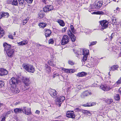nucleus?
<instances>
[{
  "label": "nucleus",
  "instance_id": "37998d69",
  "mask_svg": "<svg viewBox=\"0 0 121 121\" xmlns=\"http://www.w3.org/2000/svg\"><path fill=\"white\" fill-rule=\"evenodd\" d=\"M29 20V18H27L25 19V20L23 21V25L25 24Z\"/></svg>",
  "mask_w": 121,
  "mask_h": 121
},
{
  "label": "nucleus",
  "instance_id": "13d9d810",
  "mask_svg": "<svg viewBox=\"0 0 121 121\" xmlns=\"http://www.w3.org/2000/svg\"><path fill=\"white\" fill-rule=\"evenodd\" d=\"M12 0H8L7 1V3L8 4H11L12 3Z\"/></svg>",
  "mask_w": 121,
  "mask_h": 121
},
{
  "label": "nucleus",
  "instance_id": "f8f14e48",
  "mask_svg": "<svg viewBox=\"0 0 121 121\" xmlns=\"http://www.w3.org/2000/svg\"><path fill=\"white\" fill-rule=\"evenodd\" d=\"M23 110H24V111H23V113L25 114L29 115L31 114L30 108H23Z\"/></svg>",
  "mask_w": 121,
  "mask_h": 121
},
{
  "label": "nucleus",
  "instance_id": "6e6552de",
  "mask_svg": "<svg viewBox=\"0 0 121 121\" xmlns=\"http://www.w3.org/2000/svg\"><path fill=\"white\" fill-rule=\"evenodd\" d=\"M92 94L90 91L88 90L86 91L83 92L81 94L80 96L82 98H84L86 97L89 95H91Z\"/></svg>",
  "mask_w": 121,
  "mask_h": 121
},
{
  "label": "nucleus",
  "instance_id": "c756f323",
  "mask_svg": "<svg viewBox=\"0 0 121 121\" xmlns=\"http://www.w3.org/2000/svg\"><path fill=\"white\" fill-rule=\"evenodd\" d=\"M64 70L65 72H67L68 73H72L73 72V70L72 69H64Z\"/></svg>",
  "mask_w": 121,
  "mask_h": 121
},
{
  "label": "nucleus",
  "instance_id": "2f4dec72",
  "mask_svg": "<svg viewBox=\"0 0 121 121\" xmlns=\"http://www.w3.org/2000/svg\"><path fill=\"white\" fill-rule=\"evenodd\" d=\"M39 25L40 27L43 28L46 26V24L43 23H41L39 24Z\"/></svg>",
  "mask_w": 121,
  "mask_h": 121
},
{
  "label": "nucleus",
  "instance_id": "338daca9",
  "mask_svg": "<svg viewBox=\"0 0 121 121\" xmlns=\"http://www.w3.org/2000/svg\"><path fill=\"white\" fill-rule=\"evenodd\" d=\"M119 92L121 95V88H120L119 89Z\"/></svg>",
  "mask_w": 121,
  "mask_h": 121
},
{
  "label": "nucleus",
  "instance_id": "ea45409f",
  "mask_svg": "<svg viewBox=\"0 0 121 121\" xmlns=\"http://www.w3.org/2000/svg\"><path fill=\"white\" fill-rule=\"evenodd\" d=\"M4 83L2 81H0V87L1 88L4 86Z\"/></svg>",
  "mask_w": 121,
  "mask_h": 121
},
{
  "label": "nucleus",
  "instance_id": "4d7b16f0",
  "mask_svg": "<svg viewBox=\"0 0 121 121\" xmlns=\"http://www.w3.org/2000/svg\"><path fill=\"white\" fill-rule=\"evenodd\" d=\"M17 43L18 45H22L23 44V42L22 41L19 42H17Z\"/></svg>",
  "mask_w": 121,
  "mask_h": 121
},
{
  "label": "nucleus",
  "instance_id": "f704fd0d",
  "mask_svg": "<svg viewBox=\"0 0 121 121\" xmlns=\"http://www.w3.org/2000/svg\"><path fill=\"white\" fill-rule=\"evenodd\" d=\"M73 42H74L76 40V37L74 35H73L72 36L70 37Z\"/></svg>",
  "mask_w": 121,
  "mask_h": 121
},
{
  "label": "nucleus",
  "instance_id": "3c124183",
  "mask_svg": "<svg viewBox=\"0 0 121 121\" xmlns=\"http://www.w3.org/2000/svg\"><path fill=\"white\" fill-rule=\"evenodd\" d=\"M67 29V28L66 27H65L63 28L61 30L62 32V33H63L64 32H65L66 30Z\"/></svg>",
  "mask_w": 121,
  "mask_h": 121
},
{
  "label": "nucleus",
  "instance_id": "8fccbe9b",
  "mask_svg": "<svg viewBox=\"0 0 121 121\" xmlns=\"http://www.w3.org/2000/svg\"><path fill=\"white\" fill-rule=\"evenodd\" d=\"M120 10V9L118 7H117L116 9V10H114V12L115 13H117Z\"/></svg>",
  "mask_w": 121,
  "mask_h": 121
},
{
  "label": "nucleus",
  "instance_id": "5701e85b",
  "mask_svg": "<svg viewBox=\"0 0 121 121\" xmlns=\"http://www.w3.org/2000/svg\"><path fill=\"white\" fill-rule=\"evenodd\" d=\"M57 22L59 23L61 26H64L65 25V23L63 21L61 20H58Z\"/></svg>",
  "mask_w": 121,
  "mask_h": 121
},
{
  "label": "nucleus",
  "instance_id": "e2e57ef3",
  "mask_svg": "<svg viewBox=\"0 0 121 121\" xmlns=\"http://www.w3.org/2000/svg\"><path fill=\"white\" fill-rule=\"evenodd\" d=\"M59 76V74L57 73L56 74H54V75H53V78H54L55 76Z\"/></svg>",
  "mask_w": 121,
  "mask_h": 121
},
{
  "label": "nucleus",
  "instance_id": "0e129e2a",
  "mask_svg": "<svg viewBox=\"0 0 121 121\" xmlns=\"http://www.w3.org/2000/svg\"><path fill=\"white\" fill-rule=\"evenodd\" d=\"M8 37L9 38L12 39H13V37L12 35H10L8 36Z\"/></svg>",
  "mask_w": 121,
  "mask_h": 121
},
{
  "label": "nucleus",
  "instance_id": "9d476101",
  "mask_svg": "<svg viewBox=\"0 0 121 121\" xmlns=\"http://www.w3.org/2000/svg\"><path fill=\"white\" fill-rule=\"evenodd\" d=\"M3 46L4 47V51L6 52H7L11 50L12 49H13L11 48V46L9 44H7L6 43H4L3 44Z\"/></svg>",
  "mask_w": 121,
  "mask_h": 121
},
{
  "label": "nucleus",
  "instance_id": "cd10ccee",
  "mask_svg": "<svg viewBox=\"0 0 121 121\" xmlns=\"http://www.w3.org/2000/svg\"><path fill=\"white\" fill-rule=\"evenodd\" d=\"M87 57L88 56H87L83 55L82 60V64H83V62H84V64H85L84 62L87 60Z\"/></svg>",
  "mask_w": 121,
  "mask_h": 121
},
{
  "label": "nucleus",
  "instance_id": "473e14b6",
  "mask_svg": "<svg viewBox=\"0 0 121 121\" xmlns=\"http://www.w3.org/2000/svg\"><path fill=\"white\" fill-rule=\"evenodd\" d=\"M112 49L115 52H116V53H119L118 52L119 51V50L117 49V48L116 47H113L112 48Z\"/></svg>",
  "mask_w": 121,
  "mask_h": 121
},
{
  "label": "nucleus",
  "instance_id": "79ce46f5",
  "mask_svg": "<svg viewBox=\"0 0 121 121\" xmlns=\"http://www.w3.org/2000/svg\"><path fill=\"white\" fill-rule=\"evenodd\" d=\"M73 50L74 53L76 55V56H78L79 54H80L79 52L78 51H77L76 50H74V49Z\"/></svg>",
  "mask_w": 121,
  "mask_h": 121
},
{
  "label": "nucleus",
  "instance_id": "72a5a7b5",
  "mask_svg": "<svg viewBox=\"0 0 121 121\" xmlns=\"http://www.w3.org/2000/svg\"><path fill=\"white\" fill-rule=\"evenodd\" d=\"M114 98L117 100H119L120 99V96L119 95L116 94L114 97Z\"/></svg>",
  "mask_w": 121,
  "mask_h": 121
},
{
  "label": "nucleus",
  "instance_id": "9b49d317",
  "mask_svg": "<svg viewBox=\"0 0 121 121\" xmlns=\"http://www.w3.org/2000/svg\"><path fill=\"white\" fill-rule=\"evenodd\" d=\"M49 93L51 96L55 98L56 96L57 92L55 90L51 89Z\"/></svg>",
  "mask_w": 121,
  "mask_h": 121
},
{
  "label": "nucleus",
  "instance_id": "09e8293b",
  "mask_svg": "<svg viewBox=\"0 0 121 121\" xmlns=\"http://www.w3.org/2000/svg\"><path fill=\"white\" fill-rule=\"evenodd\" d=\"M54 43V41L53 39H51L48 41V43L49 44H53Z\"/></svg>",
  "mask_w": 121,
  "mask_h": 121
},
{
  "label": "nucleus",
  "instance_id": "6e6d98bb",
  "mask_svg": "<svg viewBox=\"0 0 121 121\" xmlns=\"http://www.w3.org/2000/svg\"><path fill=\"white\" fill-rule=\"evenodd\" d=\"M96 43V41L92 42L91 43V44L90 45V46H92L95 44Z\"/></svg>",
  "mask_w": 121,
  "mask_h": 121
},
{
  "label": "nucleus",
  "instance_id": "c85d7f7f",
  "mask_svg": "<svg viewBox=\"0 0 121 121\" xmlns=\"http://www.w3.org/2000/svg\"><path fill=\"white\" fill-rule=\"evenodd\" d=\"M118 66L117 65L112 66L111 67V70H117L118 68Z\"/></svg>",
  "mask_w": 121,
  "mask_h": 121
},
{
  "label": "nucleus",
  "instance_id": "4be33fe9",
  "mask_svg": "<svg viewBox=\"0 0 121 121\" xmlns=\"http://www.w3.org/2000/svg\"><path fill=\"white\" fill-rule=\"evenodd\" d=\"M82 113L85 115H87L89 116H90L91 115V114L90 112L87 110H82Z\"/></svg>",
  "mask_w": 121,
  "mask_h": 121
},
{
  "label": "nucleus",
  "instance_id": "1a4fd4ad",
  "mask_svg": "<svg viewBox=\"0 0 121 121\" xmlns=\"http://www.w3.org/2000/svg\"><path fill=\"white\" fill-rule=\"evenodd\" d=\"M53 8V7L52 5H49L45 6L43 8V10L44 12H46L52 10Z\"/></svg>",
  "mask_w": 121,
  "mask_h": 121
},
{
  "label": "nucleus",
  "instance_id": "c9c22d12",
  "mask_svg": "<svg viewBox=\"0 0 121 121\" xmlns=\"http://www.w3.org/2000/svg\"><path fill=\"white\" fill-rule=\"evenodd\" d=\"M67 32L68 34L70 37L73 35L70 30H68L67 31Z\"/></svg>",
  "mask_w": 121,
  "mask_h": 121
},
{
  "label": "nucleus",
  "instance_id": "69168bd1",
  "mask_svg": "<svg viewBox=\"0 0 121 121\" xmlns=\"http://www.w3.org/2000/svg\"><path fill=\"white\" fill-rule=\"evenodd\" d=\"M5 117H3L1 120V121H5Z\"/></svg>",
  "mask_w": 121,
  "mask_h": 121
},
{
  "label": "nucleus",
  "instance_id": "a19ab883",
  "mask_svg": "<svg viewBox=\"0 0 121 121\" xmlns=\"http://www.w3.org/2000/svg\"><path fill=\"white\" fill-rule=\"evenodd\" d=\"M13 5H16L17 4V0H13L12 2Z\"/></svg>",
  "mask_w": 121,
  "mask_h": 121
},
{
  "label": "nucleus",
  "instance_id": "0eeeda50",
  "mask_svg": "<svg viewBox=\"0 0 121 121\" xmlns=\"http://www.w3.org/2000/svg\"><path fill=\"white\" fill-rule=\"evenodd\" d=\"M100 23L102 27V29L103 30L107 28L109 23L106 20H103L100 21Z\"/></svg>",
  "mask_w": 121,
  "mask_h": 121
},
{
  "label": "nucleus",
  "instance_id": "6ab92c4d",
  "mask_svg": "<svg viewBox=\"0 0 121 121\" xmlns=\"http://www.w3.org/2000/svg\"><path fill=\"white\" fill-rule=\"evenodd\" d=\"M51 33V31L50 30L46 29L45 32V35L46 37L49 36Z\"/></svg>",
  "mask_w": 121,
  "mask_h": 121
},
{
  "label": "nucleus",
  "instance_id": "ddd939ff",
  "mask_svg": "<svg viewBox=\"0 0 121 121\" xmlns=\"http://www.w3.org/2000/svg\"><path fill=\"white\" fill-rule=\"evenodd\" d=\"M9 16V13H8L2 12L0 13V19L3 17H7Z\"/></svg>",
  "mask_w": 121,
  "mask_h": 121
},
{
  "label": "nucleus",
  "instance_id": "423d86ee",
  "mask_svg": "<svg viewBox=\"0 0 121 121\" xmlns=\"http://www.w3.org/2000/svg\"><path fill=\"white\" fill-rule=\"evenodd\" d=\"M69 38L67 35H64L61 40V44L64 45L68 43L69 42Z\"/></svg>",
  "mask_w": 121,
  "mask_h": 121
},
{
  "label": "nucleus",
  "instance_id": "b1692460",
  "mask_svg": "<svg viewBox=\"0 0 121 121\" xmlns=\"http://www.w3.org/2000/svg\"><path fill=\"white\" fill-rule=\"evenodd\" d=\"M4 32L3 29L0 26V38L2 37L3 36Z\"/></svg>",
  "mask_w": 121,
  "mask_h": 121
},
{
  "label": "nucleus",
  "instance_id": "680f3d73",
  "mask_svg": "<svg viewBox=\"0 0 121 121\" xmlns=\"http://www.w3.org/2000/svg\"><path fill=\"white\" fill-rule=\"evenodd\" d=\"M35 113L36 114H39L40 113V111H39L38 110H37L35 111Z\"/></svg>",
  "mask_w": 121,
  "mask_h": 121
},
{
  "label": "nucleus",
  "instance_id": "412c9836",
  "mask_svg": "<svg viewBox=\"0 0 121 121\" xmlns=\"http://www.w3.org/2000/svg\"><path fill=\"white\" fill-rule=\"evenodd\" d=\"M87 73L85 72H82L78 73L77 74V76L78 77H83L86 75Z\"/></svg>",
  "mask_w": 121,
  "mask_h": 121
},
{
  "label": "nucleus",
  "instance_id": "a18cd8bd",
  "mask_svg": "<svg viewBox=\"0 0 121 121\" xmlns=\"http://www.w3.org/2000/svg\"><path fill=\"white\" fill-rule=\"evenodd\" d=\"M70 28L72 32L73 33H74L75 30H74V29L73 25H71Z\"/></svg>",
  "mask_w": 121,
  "mask_h": 121
},
{
  "label": "nucleus",
  "instance_id": "c03bdc74",
  "mask_svg": "<svg viewBox=\"0 0 121 121\" xmlns=\"http://www.w3.org/2000/svg\"><path fill=\"white\" fill-rule=\"evenodd\" d=\"M74 110L75 112L81 111L82 110L79 108H76L74 109Z\"/></svg>",
  "mask_w": 121,
  "mask_h": 121
},
{
  "label": "nucleus",
  "instance_id": "2eb2a0df",
  "mask_svg": "<svg viewBox=\"0 0 121 121\" xmlns=\"http://www.w3.org/2000/svg\"><path fill=\"white\" fill-rule=\"evenodd\" d=\"M66 116L69 118H74L75 117L74 114L73 112H68L66 114Z\"/></svg>",
  "mask_w": 121,
  "mask_h": 121
},
{
  "label": "nucleus",
  "instance_id": "052dcab7",
  "mask_svg": "<svg viewBox=\"0 0 121 121\" xmlns=\"http://www.w3.org/2000/svg\"><path fill=\"white\" fill-rule=\"evenodd\" d=\"M11 111H9L8 112H6V115L5 116H6L7 115H8L9 114L11 113Z\"/></svg>",
  "mask_w": 121,
  "mask_h": 121
},
{
  "label": "nucleus",
  "instance_id": "f3484780",
  "mask_svg": "<svg viewBox=\"0 0 121 121\" xmlns=\"http://www.w3.org/2000/svg\"><path fill=\"white\" fill-rule=\"evenodd\" d=\"M82 54L83 55L88 56L89 54V50L86 49H82Z\"/></svg>",
  "mask_w": 121,
  "mask_h": 121
},
{
  "label": "nucleus",
  "instance_id": "bf43d9fd",
  "mask_svg": "<svg viewBox=\"0 0 121 121\" xmlns=\"http://www.w3.org/2000/svg\"><path fill=\"white\" fill-rule=\"evenodd\" d=\"M28 42V41L27 40L23 41V45L26 44Z\"/></svg>",
  "mask_w": 121,
  "mask_h": 121
},
{
  "label": "nucleus",
  "instance_id": "aec40b11",
  "mask_svg": "<svg viewBox=\"0 0 121 121\" xmlns=\"http://www.w3.org/2000/svg\"><path fill=\"white\" fill-rule=\"evenodd\" d=\"M96 104L95 102H93L92 103H89L84 104L83 105V106H84L85 107H90L95 105Z\"/></svg>",
  "mask_w": 121,
  "mask_h": 121
},
{
  "label": "nucleus",
  "instance_id": "20e7f679",
  "mask_svg": "<svg viewBox=\"0 0 121 121\" xmlns=\"http://www.w3.org/2000/svg\"><path fill=\"white\" fill-rule=\"evenodd\" d=\"M114 86H109L107 85H102L100 87V88L104 91H108L112 88Z\"/></svg>",
  "mask_w": 121,
  "mask_h": 121
},
{
  "label": "nucleus",
  "instance_id": "58836bf2",
  "mask_svg": "<svg viewBox=\"0 0 121 121\" xmlns=\"http://www.w3.org/2000/svg\"><path fill=\"white\" fill-rule=\"evenodd\" d=\"M39 18H43L44 16V14L41 13H39L38 14Z\"/></svg>",
  "mask_w": 121,
  "mask_h": 121
},
{
  "label": "nucleus",
  "instance_id": "bb28decb",
  "mask_svg": "<svg viewBox=\"0 0 121 121\" xmlns=\"http://www.w3.org/2000/svg\"><path fill=\"white\" fill-rule=\"evenodd\" d=\"M121 83V77L118 79L114 85V86H117V85Z\"/></svg>",
  "mask_w": 121,
  "mask_h": 121
},
{
  "label": "nucleus",
  "instance_id": "de8ad7c7",
  "mask_svg": "<svg viewBox=\"0 0 121 121\" xmlns=\"http://www.w3.org/2000/svg\"><path fill=\"white\" fill-rule=\"evenodd\" d=\"M49 64L50 65L52 66L53 67H55L56 65L53 63V62L51 61H49L48 62Z\"/></svg>",
  "mask_w": 121,
  "mask_h": 121
},
{
  "label": "nucleus",
  "instance_id": "f03ea898",
  "mask_svg": "<svg viewBox=\"0 0 121 121\" xmlns=\"http://www.w3.org/2000/svg\"><path fill=\"white\" fill-rule=\"evenodd\" d=\"M24 69L29 73H34L35 71V69L33 65H25L23 67Z\"/></svg>",
  "mask_w": 121,
  "mask_h": 121
},
{
  "label": "nucleus",
  "instance_id": "e433bc0d",
  "mask_svg": "<svg viewBox=\"0 0 121 121\" xmlns=\"http://www.w3.org/2000/svg\"><path fill=\"white\" fill-rule=\"evenodd\" d=\"M112 35H108L107 36L106 39H108V40H111L112 38Z\"/></svg>",
  "mask_w": 121,
  "mask_h": 121
},
{
  "label": "nucleus",
  "instance_id": "4468645a",
  "mask_svg": "<svg viewBox=\"0 0 121 121\" xmlns=\"http://www.w3.org/2000/svg\"><path fill=\"white\" fill-rule=\"evenodd\" d=\"M8 73V71L5 69H0V76H3L6 75Z\"/></svg>",
  "mask_w": 121,
  "mask_h": 121
},
{
  "label": "nucleus",
  "instance_id": "a878e982",
  "mask_svg": "<svg viewBox=\"0 0 121 121\" xmlns=\"http://www.w3.org/2000/svg\"><path fill=\"white\" fill-rule=\"evenodd\" d=\"M22 111V110L20 108H16L14 110V112L16 114L21 113Z\"/></svg>",
  "mask_w": 121,
  "mask_h": 121
},
{
  "label": "nucleus",
  "instance_id": "39448f33",
  "mask_svg": "<svg viewBox=\"0 0 121 121\" xmlns=\"http://www.w3.org/2000/svg\"><path fill=\"white\" fill-rule=\"evenodd\" d=\"M23 82L24 84V90H27L28 88V86L29 84V78L27 77L23 78Z\"/></svg>",
  "mask_w": 121,
  "mask_h": 121
},
{
  "label": "nucleus",
  "instance_id": "864d4df0",
  "mask_svg": "<svg viewBox=\"0 0 121 121\" xmlns=\"http://www.w3.org/2000/svg\"><path fill=\"white\" fill-rule=\"evenodd\" d=\"M19 3L20 5H23V0H18Z\"/></svg>",
  "mask_w": 121,
  "mask_h": 121
},
{
  "label": "nucleus",
  "instance_id": "dca6fc26",
  "mask_svg": "<svg viewBox=\"0 0 121 121\" xmlns=\"http://www.w3.org/2000/svg\"><path fill=\"white\" fill-rule=\"evenodd\" d=\"M8 56L10 57H12L13 54H14V51L13 49L7 52H6Z\"/></svg>",
  "mask_w": 121,
  "mask_h": 121
},
{
  "label": "nucleus",
  "instance_id": "393cba45",
  "mask_svg": "<svg viewBox=\"0 0 121 121\" xmlns=\"http://www.w3.org/2000/svg\"><path fill=\"white\" fill-rule=\"evenodd\" d=\"M45 67V69L48 73H49L51 72V69L50 66H48V65H46Z\"/></svg>",
  "mask_w": 121,
  "mask_h": 121
},
{
  "label": "nucleus",
  "instance_id": "7c9ffc66",
  "mask_svg": "<svg viewBox=\"0 0 121 121\" xmlns=\"http://www.w3.org/2000/svg\"><path fill=\"white\" fill-rule=\"evenodd\" d=\"M93 13L95 14H101L103 15L104 13L102 11H98L93 12Z\"/></svg>",
  "mask_w": 121,
  "mask_h": 121
},
{
  "label": "nucleus",
  "instance_id": "7ed1b4c3",
  "mask_svg": "<svg viewBox=\"0 0 121 121\" xmlns=\"http://www.w3.org/2000/svg\"><path fill=\"white\" fill-rule=\"evenodd\" d=\"M65 97L63 96H59L57 97L56 100V104L58 105L59 107L61 106L62 102L65 99Z\"/></svg>",
  "mask_w": 121,
  "mask_h": 121
},
{
  "label": "nucleus",
  "instance_id": "774afa93",
  "mask_svg": "<svg viewBox=\"0 0 121 121\" xmlns=\"http://www.w3.org/2000/svg\"><path fill=\"white\" fill-rule=\"evenodd\" d=\"M42 2L44 3H45V4H46L45 0H41Z\"/></svg>",
  "mask_w": 121,
  "mask_h": 121
},
{
  "label": "nucleus",
  "instance_id": "5fc2aeb1",
  "mask_svg": "<svg viewBox=\"0 0 121 121\" xmlns=\"http://www.w3.org/2000/svg\"><path fill=\"white\" fill-rule=\"evenodd\" d=\"M69 64L71 65H73L74 64V63L72 61L69 60L68 61Z\"/></svg>",
  "mask_w": 121,
  "mask_h": 121
},
{
  "label": "nucleus",
  "instance_id": "4c0bfd02",
  "mask_svg": "<svg viewBox=\"0 0 121 121\" xmlns=\"http://www.w3.org/2000/svg\"><path fill=\"white\" fill-rule=\"evenodd\" d=\"M106 102L107 103L110 104L113 102V100L112 99H108L106 100Z\"/></svg>",
  "mask_w": 121,
  "mask_h": 121
},
{
  "label": "nucleus",
  "instance_id": "f257e3e1",
  "mask_svg": "<svg viewBox=\"0 0 121 121\" xmlns=\"http://www.w3.org/2000/svg\"><path fill=\"white\" fill-rule=\"evenodd\" d=\"M21 82L20 80H17L16 78L13 77H12L9 80V83L11 86V88L14 89L15 93H17L19 92V91L17 90V89L16 88V87L17 84Z\"/></svg>",
  "mask_w": 121,
  "mask_h": 121
},
{
  "label": "nucleus",
  "instance_id": "603ef678",
  "mask_svg": "<svg viewBox=\"0 0 121 121\" xmlns=\"http://www.w3.org/2000/svg\"><path fill=\"white\" fill-rule=\"evenodd\" d=\"M28 3L31 4L32 3L33 0H25Z\"/></svg>",
  "mask_w": 121,
  "mask_h": 121
},
{
  "label": "nucleus",
  "instance_id": "49530a36",
  "mask_svg": "<svg viewBox=\"0 0 121 121\" xmlns=\"http://www.w3.org/2000/svg\"><path fill=\"white\" fill-rule=\"evenodd\" d=\"M116 20V19L115 18H114L112 19V22L115 24H116L117 23Z\"/></svg>",
  "mask_w": 121,
  "mask_h": 121
},
{
  "label": "nucleus",
  "instance_id": "a211bd4d",
  "mask_svg": "<svg viewBox=\"0 0 121 121\" xmlns=\"http://www.w3.org/2000/svg\"><path fill=\"white\" fill-rule=\"evenodd\" d=\"M102 2H101L98 1L96 3L95 5V7L97 8H99L101 7L102 5Z\"/></svg>",
  "mask_w": 121,
  "mask_h": 121
}]
</instances>
